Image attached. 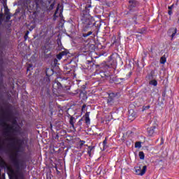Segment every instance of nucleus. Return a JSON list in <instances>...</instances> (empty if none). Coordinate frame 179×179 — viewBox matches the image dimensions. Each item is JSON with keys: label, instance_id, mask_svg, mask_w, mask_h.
Segmentation results:
<instances>
[{"label": "nucleus", "instance_id": "nucleus-1", "mask_svg": "<svg viewBox=\"0 0 179 179\" xmlns=\"http://www.w3.org/2000/svg\"><path fill=\"white\" fill-rule=\"evenodd\" d=\"M135 169V173L137 174V176H143L145 173H146V169L148 167L146 166H143V169L141 168V166H137Z\"/></svg>", "mask_w": 179, "mask_h": 179}, {"label": "nucleus", "instance_id": "nucleus-2", "mask_svg": "<svg viewBox=\"0 0 179 179\" xmlns=\"http://www.w3.org/2000/svg\"><path fill=\"white\" fill-rule=\"evenodd\" d=\"M90 34H91V41H90V43H91V47H94V43L96 41V36L97 34V32H90Z\"/></svg>", "mask_w": 179, "mask_h": 179}, {"label": "nucleus", "instance_id": "nucleus-3", "mask_svg": "<svg viewBox=\"0 0 179 179\" xmlns=\"http://www.w3.org/2000/svg\"><path fill=\"white\" fill-rule=\"evenodd\" d=\"M156 128H157V124H155L153 127L148 129V134L149 136H153V135H155V129H156Z\"/></svg>", "mask_w": 179, "mask_h": 179}, {"label": "nucleus", "instance_id": "nucleus-4", "mask_svg": "<svg viewBox=\"0 0 179 179\" xmlns=\"http://www.w3.org/2000/svg\"><path fill=\"white\" fill-rule=\"evenodd\" d=\"M169 33H172L171 40H173V38H174V37L176 36V34H177V28H171L169 30Z\"/></svg>", "mask_w": 179, "mask_h": 179}, {"label": "nucleus", "instance_id": "nucleus-5", "mask_svg": "<svg viewBox=\"0 0 179 179\" xmlns=\"http://www.w3.org/2000/svg\"><path fill=\"white\" fill-rule=\"evenodd\" d=\"M85 122L87 124L90 122V118L89 117V113H87L85 115Z\"/></svg>", "mask_w": 179, "mask_h": 179}, {"label": "nucleus", "instance_id": "nucleus-6", "mask_svg": "<svg viewBox=\"0 0 179 179\" xmlns=\"http://www.w3.org/2000/svg\"><path fill=\"white\" fill-rule=\"evenodd\" d=\"M102 145L103 146V150H106V149H107V148H108V146H107V139L106 138L103 141Z\"/></svg>", "mask_w": 179, "mask_h": 179}, {"label": "nucleus", "instance_id": "nucleus-7", "mask_svg": "<svg viewBox=\"0 0 179 179\" xmlns=\"http://www.w3.org/2000/svg\"><path fill=\"white\" fill-rule=\"evenodd\" d=\"M138 156L141 160L145 159V154L143 153V152H140Z\"/></svg>", "mask_w": 179, "mask_h": 179}, {"label": "nucleus", "instance_id": "nucleus-8", "mask_svg": "<svg viewBox=\"0 0 179 179\" xmlns=\"http://www.w3.org/2000/svg\"><path fill=\"white\" fill-rule=\"evenodd\" d=\"M65 55V52H62L60 54L57 55V59H62V57Z\"/></svg>", "mask_w": 179, "mask_h": 179}, {"label": "nucleus", "instance_id": "nucleus-9", "mask_svg": "<svg viewBox=\"0 0 179 179\" xmlns=\"http://www.w3.org/2000/svg\"><path fill=\"white\" fill-rule=\"evenodd\" d=\"M166 59L165 56H162L160 59V64H166Z\"/></svg>", "mask_w": 179, "mask_h": 179}, {"label": "nucleus", "instance_id": "nucleus-10", "mask_svg": "<svg viewBox=\"0 0 179 179\" xmlns=\"http://www.w3.org/2000/svg\"><path fill=\"white\" fill-rule=\"evenodd\" d=\"M150 85H152V86H157V81L156 80H152L150 81Z\"/></svg>", "mask_w": 179, "mask_h": 179}, {"label": "nucleus", "instance_id": "nucleus-11", "mask_svg": "<svg viewBox=\"0 0 179 179\" xmlns=\"http://www.w3.org/2000/svg\"><path fill=\"white\" fill-rule=\"evenodd\" d=\"M135 148H138V149H141L142 148V144L141 142H136L135 143Z\"/></svg>", "mask_w": 179, "mask_h": 179}, {"label": "nucleus", "instance_id": "nucleus-12", "mask_svg": "<svg viewBox=\"0 0 179 179\" xmlns=\"http://www.w3.org/2000/svg\"><path fill=\"white\" fill-rule=\"evenodd\" d=\"M84 14L86 17L89 16V9H87V8H85Z\"/></svg>", "mask_w": 179, "mask_h": 179}, {"label": "nucleus", "instance_id": "nucleus-13", "mask_svg": "<svg viewBox=\"0 0 179 179\" xmlns=\"http://www.w3.org/2000/svg\"><path fill=\"white\" fill-rule=\"evenodd\" d=\"M88 36H90V31H88L87 34H83V37H87Z\"/></svg>", "mask_w": 179, "mask_h": 179}, {"label": "nucleus", "instance_id": "nucleus-14", "mask_svg": "<svg viewBox=\"0 0 179 179\" xmlns=\"http://www.w3.org/2000/svg\"><path fill=\"white\" fill-rule=\"evenodd\" d=\"M149 108H150V106H145L144 110H149Z\"/></svg>", "mask_w": 179, "mask_h": 179}, {"label": "nucleus", "instance_id": "nucleus-15", "mask_svg": "<svg viewBox=\"0 0 179 179\" xmlns=\"http://www.w3.org/2000/svg\"><path fill=\"white\" fill-rule=\"evenodd\" d=\"M8 11H9V9H8V7L5 6V12H6V13H8Z\"/></svg>", "mask_w": 179, "mask_h": 179}, {"label": "nucleus", "instance_id": "nucleus-16", "mask_svg": "<svg viewBox=\"0 0 179 179\" xmlns=\"http://www.w3.org/2000/svg\"><path fill=\"white\" fill-rule=\"evenodd\" d=\"M28 34H29V31H27V34H26L25 36H24L25 40H27V36H28Z\"/></svg>", "mask_w": 179, "mask_h": 179}, {"label": "nucleus", "instance_id": "nucleus-17", "mask_svg": "<svg viewBox=\"0 0 179 179\" xmlns=\"http://www.w3.org/2000/svg\"><path fill=\"white\" fill-rule=\"evenodd\" d=\"M168 13H169V15H173V11H171V10H169L168 11Z\"/></svg>", "mask_w": 179, "mask_h": 179}, {"label": "nucleus", "instance_id": "nucleus-18", "mask_svg": "<svg viewBox=\"0 0 179 179\" xmlns=\"http://www.w3.org/2000/svg\"><path fill=\"white\" fill-rule=\"evenodd\" d=\"M173 7V6L172 5V6H169V9L170 10H171V8Z\"/></svg>", "mask_w": 179, "mask_h": 179}, {"label": "nucleus", "instance_id": "nucleus-19", "mask_svg": "<svg viewBox=\"0 0 179 179\" xmlns=\"http://www.w3.org/2000/svg\"><path fill=\"white\" fill-rule=\"evenodd\" d=\"M120 80H125V78H120Z\"/></svg>", "mask_w": 179, "mask_h": 179}, {"label": "nucleus", "instance_id": "nucleus-20", "mask_svg": "<svg viewBox=\"0 0 179 179\" xmlns=\"http://www.w3.org/2000/svg\"><path fill=\"white\" fill-rule=\"evenodd\" d=\"M94 148V146L91 147L90 150H92Z\"/></svg>", "mask_w": 179, "mask_h": 179}, {"label": "nucleus", "instance_id": "nucleus-21", "mask_svg": "<svg viewBox=\"0 0 179 179\" xmlns=\"http://www.w3.org/2000/svg\"><path fill=\"white\" fill-rule=\"evenodd\" d=\"M85 107H86V106H85V105H84V106H83V108H85Z\"/></svg>", "mask_w": 179, "mask_h": 179}, {"label": "nucleus", "instance_id": "nucleus-22", "mask_svg": "<svg viewBox=\"0 0 179 179\" xmlns=\"http://www.w3.org/2000/svg\"><path fill=\"white\" fill-rule=\"evenodd\" d=\"M131 116L132 117H135V114H131Z\"/></svg>", "mask_w": 179, "mask_h": 179}, {"label": "nucleus", "instance_id": "nucleus-23", "mask_svg": "<svg viewBox=\"0 0 179 179\" xmlns=\"http://www.w3.org/2000/svg\"><path fill=\"white\" fill-rule=\"evenodd\" d=\"M87 23H90V20H87Z\"/></svg>", "mask_w": 179, "mask_h": 179}, {"label": "nucleus", "instance_id": "nucleus-24", "mask_svg": "<svg viewBox=\"0 0 179 179\" xmlns=\"http://www.w3.org/2000/svg\"><path fill=\"white\" fill-rule=\"evenodd\" d=\"M33 29H34V27H31V29H30L31 31H32L33 30Z\"/></svg>", "mask_w": 179, "mask_h": 179}, {"label": "nucleus", "instance_id": "nucleus-25", "mask_svg": "<svg viewBox=\"0 0 179 179\" xmlns=\"http://www.w3.org/2000/svg\"><path fill=\"white\" fill-rule=\"evenodd\" d=\"M88 154L90 155V151H88Z\"/></svg>", "mask_w": 179, "mask_h": 179}, {"label": "nucleus", "instance_id": "nucleus-26", "mask_svg": "<svg viewBox=\"0 0 179 179\" xmlns=\"http://www.w3.org/2000/svg\"><path fill=\"white\" fill-rule=\"evenodd\" d=\"M84 31H86V29H84Z\"/></svg>", "mask_w": 179, "mask_h": 179}, {"label": "nucleus", "instance_id": "nucleus-27", "mask_svg": "<svg viewBox=\"0 0 179 179\" xmlns=\"http://www.w3.org/2000/svg\"><path fill=\"white\" fill-rule=\"evenodd\" d=\"M10 129H12V127H10Z\"/></svg>", "mask_w": 179, "mask_h": 179}, {"label": "nucleus", "instance_id": "nucleus-28", "mask_svg": "<svg viewBox=\"0 0 179 179\" xmlns=\"http://www.w3.org/2000/svg\"><path fill=\"white\" fill-rule=\"evenodd\" d=\"M13 124H15V122H13Z\"/></svg>", "mask_w": 179, "mask_h": 179}]
</instances>
